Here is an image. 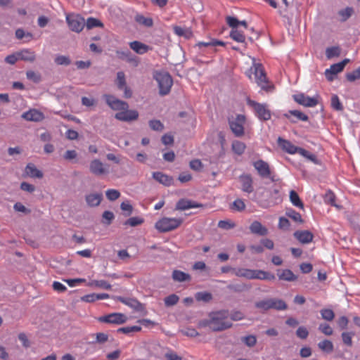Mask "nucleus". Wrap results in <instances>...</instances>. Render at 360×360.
<instances>
[{"instance_id":"nucleus-1","label":"nucleus","mask_w":360,"mask_h":360,"mask_svg":"<svg viewBox=\"0 0 360 360\" xmlns=\"http://www.w3.org/2000/svg\"><path fill=\"white\" fill-rule=\"evenodd\" d=\"M229 312L226 310L212 311L208 315V319L199 321L200 328L208 327L213 332H219L230 328L232 323L228 321Z\"/></svg>"},{"instance_id":"nucleus-2","label":"nucleus","mask_w":360,"mask_h":360,"mask_svg":"<svg viewBox=\"0 0 360 360\" xmlns=\"http://www.w3.org/2000/svg\"><path fill=\"white\" fill-rule=\"evenodd\" d=\"M153 79L158 82L159 93L161 96L167 95L173 84L171 75L165 71H155L153 73Z\"/></svg>"},{"instance_id":"nucleus-3","label":"nucleus","mask_w":360,"mask_h":360,"mask_svg":"<svg viewBox=\"0 0 360 360\" xmlns=\"http://www.w3.org/2000/svg\"><path fill=\"white\" fill-rule=\"evenodd\" d=\"M183 223L181 218L162 217L155 224V229L160 233H166L177 229Z\"/></svg>"},{"instance_id":"nucleus-4","label":"nucleus","mask_w":360,"mask_h":360,"mask_svg":"<svg viewBox=\"0 0 360 360\" xmlns=\"http://www.w3.org/2000/svg\"><path fill=\"white\" fill-rule=\"evenodd\" d=\"M247 103L253 108L256 116L260 120L267 121L271 119V111L266 103H259L250 99H248Z\"/></svg>"},{"instance_id":"nucleus-5","label":"nucleus","mask_w":360,"mask_h":360,"mask_svg":"<svg viewBox=\"0 0 360 360\" xmlns=\"http://www.w3.org/2000/svg\"><path fill=\"white\" fill-rule=\"evenodd\" d=\"M255 77L257 84L262 89L271 91L274 89L272 84H269L264 68L260 64L255 65Z\"/></svg>"},{"instance_id":"nucleus-6","label":"nucleus","mask_w":360,"mask_h":360,"mask_svg":"<svg viewBox=\"0 0 360 360\" xmlns=\"http://www.w3.org/2000/svg\"><path fill=\"white\" fill-rule=\"evenodd\" d=\"M252 165L261 178L269 179L272 181H275L274 177L272 176V172L268 162L263 160H258L253 162Z\"/></svg>"},{"instance_id":"nucleus-7","label":"nucleus","mask_w":360,"mask_h":360,"mask_svg":"<svg viewBox=\"0 0 360 360\" xmlns=\"http://www.w3.org/2000/svg\"><path fill=\"white\" fill-rule=\"evenodd\" d=\"M66 22L68 25L69 28L72 31L75 32H80L84 25H85V20L84 18H82L79 15H75V14H68L66 15Z\"/></svg>"},{"instance_id":"nucleus-8","label":"nucleus","mask_w":360,"mask_h":360,"mask_svg":"<svg viewBox=\"0 0 360 360\" xmlns=\"http://www.w3.org/2000/svg\"><path fill=\"white\" fill-rule=\"evenodd\" d=\"M244 122L245 116L242 115H238L235 120H229L230 129L236 137H240L244 134Z\"/></svg>"},{"instance_id":"nucleus-9","label":"nucleus","mask_w":360,"mask_h":360,"mask_svg":"<svg viewBox=\"0 0 360 360\" xmlns=\"http://www.w3.org/2000/svg\"><path fill=\"white\" fill-rule=\"evenodd\" d=\"M105 102L110 108L114 110H119V112L123 110L129 108V104L123 101H121L112 95H104Z\"/></svg>"},{"instance_id":"nucleus-10","label":"nucleus","mask_w":360,"mask_h":360,"mask_svg":"<svg viewBox=\"0 0 360 360\" xmlns=\"http://www.w3.org/2000/svg\"><path fill=\"white\" fill-rule=\"evenodd\" d=\"M139 112L136 110H123L115 115V118L117 120L126 122H130L136 120L139 118Z\"/></svg>"},{"instance_id":"nucleus-11","label":"nucleus","mask_w":360,"mask_h":360,"mask_svg":"<svg viewBox=\"0 0 360 360\" xmlns=\"http://www.w3.org/2000/svg\"><path fill=\"white\" fill-rule=\"evenodd\" d=\"M89 172L97 176L108 174V169L98 159H94L89 163Z\"/></svg>"},{"instance_id":"nucleus-12","label":"nucleus","mask_w":360,"mask_h":360,"mask_svg":"<svg viewBox=\"0 0 360 360\" xmlns=\"http://www.w3.org/2000/svg\"><path fill=\"white\" fill-rule=\"evenodd\" d=\"M292 98L296 103L304 107H314L319 103L316 97H309L303 93L295 94Z\"/></svg>"},{"instance_id":"nucleus-13","label":"nucleus","mask_w":360,"mask_h":360,"mask_svg":"<svg viewBox=\"0 0 360 360\" xmlns=\"http://www.w3.org/2000/svg\"><path fill=\"white\" fill-rule=\"evenodd\" d=\"M98 321L102 323L122 324L127 321L125 315L121 313H112L98 319Z\"/></svg>"},{"instance_id":"nucleus-14","label":"nucleus","mask_w":360,"mask_h":360,"mask_svg":"<svg viewBox=\"0 0 360 360\" xmlns=\"http://www.w3.org/2000/svg\"><path fill=\"white\" fill-rule=\"evenodd\" d=\"M114 299L131 307L136 311H143L145 309L144 305L135 298L115 296Z\"/></svg>"},{"instance_id":"nucleus-15","label":"nucleus","mask_w":360,"mask_h":360,"mask_svg":"<svg viewBox=\"0 0 360 360\" xmlns=\"http://www.w3.org/2000/svg\"><path fill=\"white\" fill-rule=\"evenodd\" d=\"M349 62V59L345 58L342 61L330 65V68L325 71L326 77L328 81L333 80V75L342 72L345 65Z\"/></svg>"},{"instance_id":"nucleus-16","label":"nucleus","mask_w":360,"mask_h":360,"mask_svg":"<svg viewBox=\"0 0 360 360\" xmlns=\"http://www.w3.org/2000/svg\"><path fill=\"white\" fill-rule=\"evenodd\" d=\"M201 207H202V205L200 203L186 198H181L176 202L175 209L176 210L183 211L191 208H197Z\"/></svg>"},{"instance_id":"nucleus-17","label":"nucleus","mask_w":360,"mask_h":360,"mask_svg":"<svg viewBox=\"0 0 360 360\" xmlns=\"http://www.w3.org/2000/svg\"><path fill=\"white\" fill-rule=\"evenodd\" d=\"M278 146L285 152L289 154L298 153L300 147L295 146L290 141L278 137L277 139Z\"/></svg>"},{"instance_id":"nucleus-18","label":"nucleus","mask_w":360,"mask_h":360,"mask_svg":"<svg viewBox=\"0 0 360 360\" xmlns=\"http://www.w3.org/2000/svg\"><path fill=\"white\" fill-rule=\"evenodd\" d=\"M284 117L292 123H296L299 120L306 122L309 120V117L307 115L297 110H289L284 114Z\"/></svg>"},{"instance_id":"nucleus-19","label":"nucleus","mask_w":360,"mask_h":360,"mask_svg":"<svg viewBox=\"0 0 360 360\" xmlns=\"http://www.w3.org/2000/svg\"><path fill=\"white\" fill-rule=\"evenodd\" d=\"M241 183V189L243 192L250 193L253 191V180L250 174H241L239 176Z\"/></svg>"},{"instance_id":"nucleus-20","label":"nucleus","mask_w":360,"mask_h":360,"mask_svg":"<svg viewBox=\"0 0 360 360\" xmlns=\"http://www.w3.org/2000/svg\"><path fill=\"white\" fill-rule=\"evenodd\" d=\"M22 117L27 121L39 122L44 119V116L40 111L32 109L22 113Z\"/></svg>"},{"instance_id":"nucleus-21","label":"nucleus","mask_w":360,"mask_h":360,"mask_svg":"<svg viewBox=\"0 0 360 360\" xmlns=\"http://www.w3.org/2000/svg\"><path fill=\"white\" fill-rule=\"evenodd\" d=\"M116 54L119 58L126 60L127 62L131 63L134 67L138 66L139 63L138 58L133 56L129 50L117 51Z\"/></svg>"},{"instance_id":"nucleus-22","label":"nucleus","mask_w":360,"mask_h":360,"mask_svg":"<svg viewBox=\"0 0 360 360\" xmlns=\"http://www.w3.org/2000/svg\"><path fill=\"white\" fill-rule=\"evenodd\" d=\"M294 237L301 243L307 244L312 241L314 235L309 231H296Z\"/></svg>"},{"instance_id":"nucleus-23","label":"nucleus","mask_w":360,"mask_h":360,"mask_svg":"<svg viewBox=\"0 0 360 360\" xmlns=\"http://www.w3.org/2000/svg\"><path fill=\"white\" fill-rule=\"evenodd\" d=\"M103 199L102 193H94L85 195V200L89 207H94L101 204Z\"/></svg>"},{"instance_id":"nucleus-24","label":"nucleus","mask_w":360,"mask_h":360,"mask_svg":"<svg viewBox=\"0 0 360 360\" xmlns=\"http://www.w3.org/2000/svg\"><path fill=\"white\" fill-rule=\"evenodd\" d=\"M153 177L158 182L165 186H169L173 184V178L161 172H153Z\"/></svg>"},{"instance_id":"nucleus-25","label":"nucleus","mask_w":360,"mask_h":360,"mask_svg":"<svg viewBox=\"0 0 360 360\" xmlns=\"http://www.w3.org/2000/svg\"><path fill=\"white\" fill-rule=\"evenodd\" d=\"M277 276L279 280L292 282L297 279V276L290 269H278L277 270Z\"/></svg>"},{"instance_id":"nucleus-26","label":"nucleus","mask_w":360,"mask_h":360,"mask_svg":"<svg viewBox=\"0 0 360 360\" xmlns=\"http://www.w3.org/2000/svg\"><path fill=\"white\" fill-rule=\"evenodd\" d=\"M129 47L136 53L142 55L147 53L151 48L139 41H134L129 43Z\"/></svg>"},{"instance_id":"nucleus-27","label":"nucleus","mask_w":360,"mask_h":360,"mask_svg":"<svg viewBox=\"0 0 360 360\" xmlns=\"http://www.w3.org/2000/svg\"><path fill=\"white\" fill-rule=\"evenodd\" d=\"M250 230L252 233L262 236H266L268 233V229L258 221H254L250 224Z\"/></svg>"},{"instance_id":"nucleus-28","label":"nucleus","mask_w":360,"mask_h":360,"mask_svg":"<svg viewBox=\"0 0 360 360\" xmlns=\"http://www.w3.org/2000/svg\"><path fill=\"white\" fill-rule=\"evenodd\" d=\"M19 60L34 62L36 59L35 53L29 49H25L18 52Z\"/></svg>"},{"instance_id":"nucleus-29","label":"nucleus","mask_w":360,"mask_h":360,"mask_svg":"<svg viewBox=\"0 0 360 360\" xmlns=\"http://www.w3.org/2000/svg\"><path fill=\"white\" fill-rule=\"evenodd\" d=\"M254 271L255 269H246V268H238L233 269V274L238 277H243L247 279H254Z\"/></svg>"},{"instance_id":"nucleus-30","label":"nucleus","mask_w":360,"mask_h":360,"mask_svg":"<svg viewBox=\"0 0 360 360\" xmlns=\"http://www.w3.org/2000/svg\"><path fill=\"white\" fill-rule=\"evenodd\" d=\"M275 278V275L269 271L259 269L254 271V279L274 281Z\"/></svg>"},{"instance_id":"nucleus-31","label":"nucleus","mask_w":360,"mask_h":360,"mask_svg":"<svg viewBox=\"0 0 360 360\" xmlns=\"http://www.w3.org/2000/svg\"><path fill=\"white\" fill-rule=\"evenodd\" d=\"M25 173L27 175L32 178L41 179L43 177V173L39 170L34 164L28 163L25 167Z\"/></svg>"},{"instance_id":"nucleus-32","label":"nucleus","mask_w":360,"mask_h":360,"mask_svg":"<svg viewBox=\"0 0 360 360\" xmlns=\"http://www.w3.org/2000/svg\"><path fill=\"white\" fill-rule=\"evenodd\" d=\"M288 308L287 304L281 299L270 298V309L277 311L285 310Z\"/></svg>"},{"instance_id":"nucleus-33","label":"nucleus","mask_w":360,"mask_h":360,"mask_svg":"<svg viewBox=\"0 0 360 360\" xmlns=\"http://www.w3.org/2000/svg\"><path fill=\"white\" fill-rule=\"evenodd\" d=\"M318 347L323 352L330 354L334 349L333 342L329 340H323L318 343Z\"/></svg>"},{"instance_id":"nucleus-34","label":"nucleus","mask_w":360,"mask_h":360,"mask_svg":"<svg viewBox=\"0 0 360 360\" xmlns=\"http://www.w3.org/2000/svg\"><path fill=\"white\" fill-rule=\"evenodd\" d=\"M172 278L175 281L184 282L191 280V276L188 274L183 272L180 270H174L172 272Z\"/></svg>"},{"instance_id":"nucleus-35","label":"nucleus","mask_w":360,"mask_h":360,"mask_svg":"<svg viewBox=\"0 0 360 360\" xmlns=\"http://www.w3.org/2000/svg\"><path fill=\"white\" fill-rule=\"evenodd\" d=\"M226 22L231 28H238L239 25L243 26L245 29L248 27V25L245 20L239 21L236 17L227 16Z\"/></svg>"},{"instance_id":"nucleus-36","label":"nucleus","mask_w":360,"mask_h":360,"mask_svg":"<svg viewBox=\"0 0 360 360\" xmlns=\"http://www.w3.org/2000/svg\"><path fill=\"white\" fill-rule=\"evenodd\" d=\"M230 37L237 42L245 43V37L243 32L238 30V28H232L230 32Z\"/></svg>"},{"instance_id":"nucleus-37","label":"nucleus","mask_w":360,"mask_h":360,"mask_svg":"<svg viewBox=\"0 0 360 360\" xmlns=\"http://www.w3.org/2000/svg\"><path fill=\"white\" fill-rule=\"evenodd\" d=\"M228 289L235 292H242L249 290L251 288L250 285L245 283L230 284L227 286Z\"/></svg>"},{"instance_id":"nucleus-38","label":"nucleus","mask_w":360,"mask_h":360,"mask_svg":"<svg viewBox=\"0 0 360 360\" xmlns=\"http://www.w3.org/2000/svg\"><path fill=\"white\" fill-rule=\"evenodd\" d=\"M135 20L140 25H144L147 27H151L153 25V20L151 18H146L143 15H136Z\"/></svg>"},{"instance_id":"nucleus-39","label":"nucleus","mask_w":360,"mask_h":360,"mask_svg":"<svg viewBox=\"0 0 360 360\" xmlns=\"http://www.w3.org/2000/svg\"><path fill=\"white\" fill-rule=\"evenodd\" d=\"M290 200L294 206L301 209L304 208L303 202L300 200L298 194L293 190L290 191Z\"/></svg>"},{"instance_id":"nucleus-40","label":"nucleus","mask_w":360,"mask_h":360,"mask_svg":"<svg viewBox=\"0 0 360 360\" xmlns=\"http://www.w3.org/2000/svg\"><path fill=\"white\" fill-rule=\"evenodd\" d=\"M285 215L292 219L295 222L303 223L301 214L292 208L287 209Z\"/></svg>"},{"instance_id":"nucleus-41","label":"nucleus","mask_w":360,"mask_h":360,"mask_svg":"<svg viewBox=\"0 0 360 360\" xmlns=\"http://www.w3.org/2000/svg\"><path fill=\"white\" fill-rule=\"evenodd\" d=\"M255 307L262 311L270 310V298L256 302L255 303Z\"/></svg>"},{"instance_id":"nucleus-42","label":"nucleus","mask_w":360,"mask_h":360,"mask_svg":"<svg viewBox=\"0 0 360 360\" xmlns=\"http://www.w3.org/2000/svg\"><path fill=\"white\" fill-rule=\"evenodd\" d=\"M297 153H299L302 156L304 157L307 160H310L311 162H312L315 164H319V160L316 158V155L309 152L308 150H307L302 148H300V150H298Z\"/></svg>"},{"instance_id":"nucleus-43","label":"nucleus","mask_w":360,"mask_h":360,"mask_svg":"<svg viewBox=\"0 0 360 360\" xmlns=\"http://www.w3.org/2000/svg\"><path fill=\"white\" fill-rule=\"evenodd\" d=\"M89 286H95L105 290L111 289V285L104 280H94L88 284Z\"/></svg>"},{"instance_id":"nucleus-44","label":"nucleus","mask_w":360,"mask_h":360,"mask_svg":"<svg viewBox=\"0 0 360 360\" xmlns=\"http://www.w3.org/2000/svg\"><path fill=\"white\" fill-rule=\"evenodd\" d=\"M353 13L354 9L352 7H347L345 9L339 11L338 15L341 18L340 20L342 22H345L352 15Z\"/></svg>"},{"instance_id":"nucleus-45","label":"nucleus","mask_w":360,"mask_h":360,"mask_svg":"<svg viewBox=\"0 0 360 360\" xmlns=\"http://www.w3.org/2000/svg\"><path fill=\"white\" fill-rule=\"evenodd\" d=\"M195 297L197 301L209 302L212 300V295L209 292H198L195 294Z\"/></svg>"},{"instance_id":"nucleus-46","label":"nucleus","mask_w":360,"mask_h":360,"mask_svg":"<svg viewBox=\"0 0 360 360\" xmlns=\"http://www.w3.org/2000/svg\"><path fill=\"white\" fill-rule=\"evenodd\" d=\"M231 146L233 151L237 155H242L245 149V143L239 141H234Z\"/></svg>"},{"instance_id":"nucleus-47","label":"nucleus","mask_w":360,"mask_h":360,"mask_svg":"<svg viewBox=\"0 0 360 360\" xmlns=\"http://www.w3.org/2000/svg\"><path fill=\"white\" fill-rule=\"evenodd\" d=\"M174 33L180 37H184L186 38H190L192 35V32L190 30L186 28H183L179 26H175L174 27Z\"/></svg>"},{"instance_id":"nucleus-48","label":"nucleus","mask_w":360,"mask_h":360,"mask_svg":"<svg viewBox=\"0 0 360 360\" xmlns=\"http://www.w3.org/2000/svg\"><path fill=\"white\" fill-rule=\"evenodd\" d=\"M340 55V49L339 46L328 47L326 50L327 58L330 59L333 57H338Z\"/></svg>"},{"instance_id":"nucleus-49","label":"nucleus","mask_w":360,"mask_h":360,"mask_svg":"<svg viewBox=\"0 0 360 360\" xmlns=\"http://www.w3.org/2000/svg\"><path fill=\"white\" fill-rule=\"evenodd\" d=\"M116 84L120 90H122L127 85L124 72L120 71L117 73Z\"/></svg>"},{"instance_id":"nucleus-50","label":"nucleus","mask_w":360,"mask_h":360,"mask_svg":"<svg viewBox=\"0 0 360 360\" xmlns=\"http://www.w3.org/2000/svg\"><path fill=\"white\" fill-rule=\"evenodd\" d=\"M86 28L88 30H91L94 27H103V24L99 20L90 17L87 18L86 22L85 23Z\"/></svg>"},{"instance_id":"nucleus-51","label":"nucleus","mask_w":360,"mask_h":360,"mask_svg":"<svg viewBox=\"0 0 360 360\" xmlns=\"http://www.w3.org/2000/svg\"><path fill=\"white\" fill-rule=\"evenodd\" d=\"M144 222V219L139 217H133L128 219L124 222V225L130 226L132 227L142 224Z\"/></svg>"},{"instance_id":"nucleus-52","label":"nucleus","mask_w":360,"mask_h":360,"mask_svg":"<svg viewBox=\"0 0 360 360\" xmlns=\"http://www.w3.org/2000/svg\"><path fill=\"white\" fill-rule=\"evenodd\" d=\"M150 128L156 131H162L164 129V124L159 120H151L148 122Z\"/></svg>"},{"instance_id":"nucleus-53","label":"nucleus","mask_w":360,"mask_h":360,"mask_svg":"<svg viewBox=\"0 0 360 360\" xmlns=\"http://www.w3.org/2000/svg\"><path fill=\"white\" fill-rule=\"evenodd\" d=\"M322 319L328 321H331L335 317V313L332 309H323L320 311Z\"/></svg>"},{"instance_id":"nucleus-54","label":"nucleus","mask_w":360,"mask_h":360,"mask_svg":"<svg viewBox=\"0 0 360 360\" xmlns=\"http://www.w3.org/2000/svg\"><path fill=\"white\" fill-rule=\"evenodd\" d=\"M141 330V327L139 326H127L123 328H120L117 329L118 333H122L124 334H129L131 333H136Z\"/></svg>"},{"instance_id":"nucleus-55","label":"nucleus","mask_w":360,"mask_h":360,"mask_svg":"<svg viewBox=\"0 0 360 360\" xmlns=\"http://www.w3.org/2000/svg\"><path fill=\"white\" fill-rule=\"evenodd\" d=\"M55 63L57 65H65L68 66L70 65L71 60L68 56H63V55H58L55 58L54 60Z\"/></svg>"},{"instance_id":"nucleus-56","label":"nucleus","mask_w":360,"mask_h":360,"mask_svg":"<svg viewBox=\"0 0 360 360\" xmlns=\"http://www.w3.org/2000/svg\"><path fill=\"white\" fill-rule=\"evenodd\" d=\"M15 37L18 39H22L23 38H26L27 39L26 41H30L33 37L32 33H30V32L25 33V31L21 28L16 30Z\"/></svg>"},{"instance_id":"nucleus-57","label":"nucleus","mask_w":360,"mask_h":360,"mask_svg":"<svg viewBox=\"0 0 360 360\" xmlns=\"http://www.w3.org/2000/svg\"><path fill=\"white\" fill-rule=\"evenodd\" d=\"M105 195L109 200L114 201L120 198V193L116 189H108L105 191Z\"/></svg>"},{"instance_id":"nucleus-58","label":"nucleus","mask_w":360,"mask_h":360,"mask_svg":"<svg viewBox=\"0 0 360 360\" xmlns=\"http://www.w3.org/2000/svg\"><path fill=\"white\" fill-rule=\"evenodd\" d=\"M331 106L333 109L341 111L343 110L342 104L341 103L339 97L337 95H333L331 97Z\"/></svg>"},{"instance_id":"nucleus-59","label":"nucleus","mask_w":360,"mask_h":360,"mask_svg":"<svg viewBox=\"0 0 360 360\" xmlns=\"http://www.w3.org/2000/svg\"><path fill=\"white\" fill-rule=\"evenodd\" d=\"M179 299V298L176 295L172 294L165 298V304L167 307L174 306L178 302Z\"/></svg>"},{"instance_id":"nucleus-60","label":"nucleus","mask_w":360,"mask_h":360,"mask_svg":"<svg viewBox=\"0 0 360 360\" xmlns=\"http://www.w3.org/2000/svg\"><path fill=\"white\" fill-rule=\"evenodd\" d=\"M346 78L351 82H354L356 79H360V67L352 72L347 73Z\"/></svg>"},{"instance_id":"nucleus-61","label":"nucleus","mask_w":360,"mask_h":360,"mask_svg":"<svg viewBox=\"0 0 360 360\" xmlns=\"http://www.w3.org/2000/svg\"><path fill=\"white\" fill-rule=\"evenodd\" d=\"M354 333L352 332H343L341 335L342 341L346 345L351 347L352 345V337Z\"/></svg>"},{"instance_id":"nucleus-62","label":"nucleus","mask_w":360,"mask_h":360,"mask_svg":"<svg viewBox=\"0 0 360 360\" xmlns=\"http://www.w3.org/2000/svg\"><path fill=\"white\" fill-rule=\"evenodd\" d=\"M91 335L96 337V340L93 341L92 343L97 342L99 344H103L108 340V335L103 333H97L96 334H92Z\"/></svg>"},{"instance_id":"nucleus-63","label":"nucleus","mask_w":360,"mask_h":360,"mask_svg":"<svg viewBox=\"0 0 360 360\" xmlns=\"http://www.w3.org/2000/svg\"><path fill=\"white\" fill-rule=\"evenodd\" d=\"M242 341L250 347H252L256 345L257 338L253 335H250L245 337L242 338Z\"/></svg>"},{"instance_id":"nucleus-64","label":"nucleus","mask_w":360,"mask_h":360,"mask_svg":"<svg viewBox=\"0 0 360 360\" xmlns=\"http://www.w3.org/2000/svg\"><path fill=\"white\" fill-rule=\"evenodd\" d=\"M102 217L104 220L103 222L106 225H110L114 219L115 215L111 211H105L102 214Z\"/></svg>"}]
</instances>
